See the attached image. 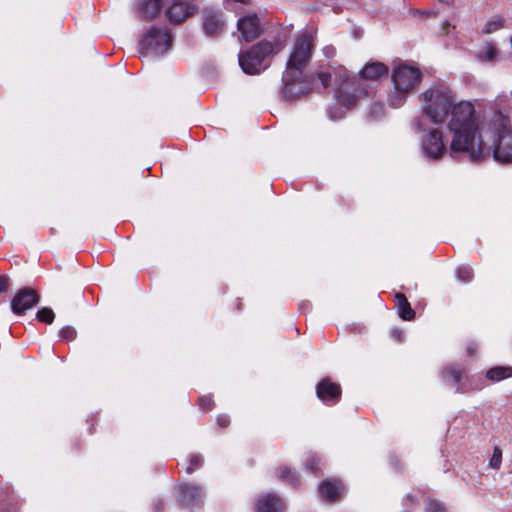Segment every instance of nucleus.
I'll return each instance as SVG.
<instances>
[{
  "label": "nucleus",
  "instance_id": "79ce46f5",
  "mask_svg": "<svg viewBox=\"0 0 512 512\" xmlns=\"http://www.w3.org/2000/svg\"><path fill=\"white\" fill-rule=\"evenodd\" d=\"M407 499L412 502L416 500V498L413 495H407Z\"/></svg>",
  "mask_w": 512,
  "mask_h": 512
},
{
  "label": "nucleus",
  "instance_id": "72a5a7b5",
  "mask_svg": "<svg viewBox=\"0 0 512 512\" xmlns=\"http://www.w3.org/2000/svg\"><path fill=\"white\" fill-rule=\"evenodd\" d=\"M385 114V106L383 103L375 102L371 105L369 110V116L373 119L382 118Z\"/></svg>",
  "mask_w": 512,
  "mask_h": 512
},
{
  "label": "nucleus",
  "instance_id": "393cba45",
  "mask_svg": "<svg viewBox=\"0 0 512 512\" xmlns=\"http://www.w3.org/2000/svg\"><path fill=\"white\" fill-rule=\"evenodd\" d=\"M512 377V367L495 366L486 372V379L492 382H499Z\"/></svg>",
  "mask_w": 512,
  "mask_h": 512
},
{
  "label": "nucleus",
  "instance_id": "9b49d317",
  "mask_svg": "<svg viewBox=\"0 0 512 512\" xmlns=\"http://www.w3.org/2000/svg\"><path fill=\"white\" fill-rule=\"evenodd\" d=\"M202 28L206 36L210 38L220 37L226 28L223 13L215 9H205L202 15Z\"/></svg>",
  "mask_w": 512,
  "mask_h": 512
},
{
  "label": "nucleus",
  "instance_id": "7c9ffc66",
  "mask_svg": "<svg viewBox=\"0 0 512 512\" xmlns=\"http://www.w3.org/2000/svg\"><path fill=\"white\" fill-rule=\"evenodd\" d=\"M203 464V458L199 454H193L190 456L189 464L186 467V473L192 474L194 471L198 470Z\"/></svg>",
  "mask_w": 512,
  "mask_h": 512
},
{
  "label": "nucleus",
  "instance_id": "5701e85b",
  "mask_svg": "<svg viewBox=\"0 0 512 512\" xmlns=\"http://www.w3.org/2000/svg\"><path fill=\"white\" fill-rule=\"evenodd\" d=\"M16 503V496L12 487L5 486L0 489V512H15Z\"/></svg>",
  "mask_w": 512,
  "mask_h": 512
},
{
  "label": "nucleus",
  "instance_id": "423d86ee",
  "mask_svg": "<svg viewBox=\"0 0 512 512\" xmlns=\"http://www.w3.org/2000/svg\"><path fill=\"white\" fill-rule=\"evenodd\" d=\"M369 89L355 77H346L337 90V101L342 106L350 109L357 105L358 101L369 96Z\"/></svg>",
  "mask_w": 512,
  "mask_h": 512
},
{
  "label": "nucleus",
  "instance_id": "9d476101",
  "mask_svg": "<svg viewBox=\"0 0 512 512\" xmlns=\"http://www.w3.org/2000/svg\"><path fill=\"white\" fill-rule=\"evenodd\" d=\"M197 9L195 2H169L164 4L163 11L166 20L177 25L186 21Z\"/></svg>",
  "mask_w": 512,
  "mask_h": 512
},
{
  "label": "nucleus",
  "instance_id": "a878e982",
  "mask_svg": "<svg viewBox=\"0 0 512 512\" xmlns=\"http://www.w3.org/2000/svg\"><path fill=\"white\" fill-rule=\"evenodd\" d=\"M478 57L485 62H493L498 57V49L497 47L492 43H486L483 51H481L478 55Z\"/></svg>",
  "mask_w": 512,
  "mask_h": 512
},
{
  "label": "nucleus",
  "instance_id": "2f4dec72",
  "mask_svg": "<svg viewBox=\"0 0 512 512\" xmlns=\"http://www.w3.org/2000/svg\"><path fill=\"white\" fill-rule=\"evenodd\" d=\"M198 406L201 410L204 412L211 411L214 406L215 402L213 400L212 395H202L198 398Z\"/></svg>",
  "mask_w": 512,
  "mask_h": 512
},
{
  "label": "nucleus",
  "instance_id": "c756f323",
  "mask_svg": "<svg viewBox=\"0 0 512 512\" xmlns=\"http://www.w3.org/2000/svg\"><path fill=\"white\" fill-rule=\"evenodd\" d=\"M503 23H504L503 18L495 17L494 19H491L490 21H488L485 24V26L483 28V33H485V34L494 33L503 27Z\"/></svg>",
  "mask_w": 512,
  "mask_h": 512
},
{
  "label": "nucleus",
  "instance_id": "6ab92c4d",
  "mask_svg": "<svg viewBox=\"0 0 512 512\" xmlns=\"http://www.w3.org/2000/svg\"><path fill=\"white\" fill-rule=\"evenodd\" d=\"M283 502L274 493H267L260 496L256 502V512H282Z\"/></svg>",
  "mask_w": 512,
  "mask_h": 512
},
{
  "label": "nucleus",
  "instance_id": "aec40b11",
  "mask_svg": "<svg viewBox=\"0 0 512 512\" xmlns=\"http://www.w3.org/2000/svg\"><path fill=\"white\" fill-rule=\"evenodd\" d=\"M238 61L243 72L249 75L259 74L267 67V65H261L248 51L241 52L238 56Z\"/></svg>",
  "mask_w": 512,
  "mask_h": 512
},
{
  "label": "nucleus",
  "instance_id": "7ed1b4c3",
  "mask_svg": "<svg viewBox=\"0 0 512 512\" xmlns=\"http://www.w3.org/2000/svg\"><path fill=\"white\" fill-rule=\"evenodd\" d=\"M424 114L434 123H443L455 103L451 90L443 86H433L420 95Z\"/></svg>",
  "mask_w": 512,
  "mask_h": 512
},
{
  "label": "nucleus",
  "instance_id": "473e14b6",
  "mask_svg": "<svg viewBox=\"0 0 512 512\" xmlns=\"http://www.w3.org/2000/svg\"><path fill=\"white\" fill-rule=\"evenodd\" d=\"M425 511L426 512H446V508L440 501L429 498L425 501Z\"/></svg>",
  "mask_w": 512,
  "mask_h": 512
},
{
  "label": "nucleus",
  "instance_id": "f704fd0d",
  "mask_svg": "<svg viewBox=\"0 0 512 512\" xmlns=\"http://www.w3.org/2000/svg\"><path fill=\"white\" fill-rule=\"evenodd\" d=\"M502 462V450L495 446L493 449L492 457L489 461V465L491 468L498 470L501 467Z\"/></svg>",
  "mask_w": 512,
  "mask_h": 512
},
{
  "label": "nucleus",
  "instance_id": "37998d69",
  "mask_svg": "<svg viewBox=\"0 0 512 512\" xmlns=\"http://www.w3.org/2000/svg\"><path fill=\"white\" fill-rule=\"evenodd\" d=\"M468 353H469L470 355H473V353H474V349H473V348H471V347H469V348H468Z\"/></svg>",
  "mask_w": 512,
  "mask_h": 512
},
{
  "label": "nucleus",
  "instance_id": "2eb2a0df",
  "mask_svg": "<svg viewBox=\"0 0 512 512\" xmlns=\"http://www.w3.org/2000/svg\"><path fill=\"white\" fill-rule=\"evenodd\" d=\"M177 501L186 507H192L197 505L202 497L203 490L198 484L183 483L178 486Z\"/></svg>",
  "mask_w": 512,
  "mask_h": 512
},
{
  "label": "nucleus",
  "instance_id": "c85d7f7f",
  "mask_svg": "<svg viewBox=\"0 0 512 512\" xmlns=\"http://www.w3.org/2000/svg\"><path fill=\"white\" fill-rule=\"evenodd\" d=\"M321 459L316 455H309L305 459V469L312 474H317L320 470Z\"/></svg>",
  "mask_w": 512,
  "mask_h": 512
},
{
  "label": "nucleus",
  "instance_id": "412c9836",
  "mask_svg": "<svg viewBox=\"0 0 512 512\" xmlns=\"http://www.w3.org/2000/svg\"><path fill=\"white\" fill-rule=\"evenodd\" d=\"M388 67L381 62H372L366 64L360 71V77L363 80H378L388 74Z\"/></svg>",
  "mask_w": 512,
  "mask_h": 512
},
{
  "label": "nucleus",
  "instance_id": "f3484780",
  "mask_svg": "<svg viewBox=\"0 0 512 512\" xmlns=\"http://www.w3.org/2000/svg\"><path fill=\"white\" fill-rule=\"evenodd\" d=\"M343 491L344 485L336 479H325L319 485L320 495L326 502L339 501Z\"/></svg>",
  "mask_w": 512,
  "mask_h": 512
},
{
  "label": "nucleus",
  "instance_id": "e433bc0d",
  "mask_svg": "<svg viewBox=\"0 0 512 512\" xmlns=\"http://www.w3.org/2000/svg\"><path fill=\"white\" fill-rule=\"evenodd\" d=\"M410 14L413 17H435L437 15V11L434 9H411Z\"/></svg>",
  "mask_w": 512,
  "mask_h": 512
},
{
  "label": "nucleus",
  "instance_id": "58836bf2",
  "mask_svg": "<svg viewBox=\"0 0 512 512\" xmlns=\"http://www.w3.org/2000/svg\"><path fill=\"white\" fill-rule=\"evenodd\" d=\"M216 422L220 428H226L230 425V417L227 414H219L216 417Z\"/></svg>",
  "mask_w": 512,
  "mask_h": 512
},
{
  "label": "nucleus",
  "instance_id": "dca6fc26",
  "mask_svg": "<svg viewBox=\"0 0 512 512\" xmlns=\"http://www.w3.org/2000/svg\"><path fill=\"white\" fill-rule=\"evenodd\" d=\"M165 3L166 2H137L133 10L139 20L152 22L161 15Z\"/></svg>",
  "mask_w": 512,
  "mask_h": 512
},
{
  "label": "nucleus",
  "instance_id": "6e6552de",
  "mask_svg": "<svg viewBox=\"0 0 512 512\" xmlns=\"http://www.w3.org/2000/svg\"><path fill=\"white\" fill-rule=\"evenodd\" d=\"M421 148L427 158L431 160L441 159L447 150L443 133L439 129H431L422 137Z\"/></svg>",
  "mask_w": 512,
  "mask_h": 512
},
{
  "label": "nucleus",
  "instance_id": "1a4fd4ad",
  "mask_svg": "<svg viewBox=\"0 0 512 512\" xmlns=\"http://www.w3.org/2000/svg\"><path fill=\"white\" fill-rule=\"evenodd\" d=\"M39 301L40 295L35 289L23 287L11 299V310L15 315L21 316L35 307Z\"/></svg>",
  "mask_w": 512,
  "mask_h": 512
},
{
  "label": "nucleus",
  "instance_id": "a211bd4d",
  "mask_svg": "<svg viewBox=\"0 0 512 512\" xmlns=\"http://www.w3.org/2000/svg\"><path fill=\"white\" fill-rule=\"evenodd\" d=\"M275 49L281 50L282 44L278 41L273 43L268 40H261L250 47L247 51L252 54L261 65H265L264 61L274 52Z\"/></svg>",
  "mask_w": 512,
  "mask_h": 512
},
{
  "label": "nucleus",
  "instance_id": "a19ab883",
  "mask_svg": "<svg viewBox=\"0 0 512 512\" xmlns=\"http://www.w3.org/2000/svg\"><path fill=\"white\" fill-rule=\"evenodd\" d=\"M242 306H243L242 300L237 298L235 300V310L236 311H241L242 310Z\"/></svg>",
  "mask_w": 512,
  "mask_h": 512
},
{
  "label": "nucleus",
  "instance_id": "cd10ccee",
  "mask_svg": "<svg viewBox=\"0 0 512 512\" xmlns=\"http://www.w3.org/2000/svg\"><path fill=\"white\" fill-rule=\"evenodd\" d=\"M36 319L45 324H52L55 319L53 310L49 307H42L36 313Z\"/></svg>",
  "mask_w": 512,
  "mask_h": 512
},
{
  "label": "nucleus",
  "instance_id": "f8f14e48",
  "mask_svg": "<svg viewBox=\"0 0 512 512\" xmlns=\"http://www.w3.org/2000/svg\"><path fill=\"white\" fill-rule=\"evenodd\" d=\"M493 155L500 162H512V129L505 124L498 131Z\"/></svg>",
  "mask_w": 512,
  "mask_h": 512
},
{
  "label": "nucleus",
  "instance_id": "f257e3e1",
  "mask_svg": "<svg viewBox=\"0 0 512 512\" xmlns=\"http://www.w3.org/2000/svg\"><path fill=\"white\" fill-rule=\"evenodd\" d=\"M313 39L308 33H303L295 40L293 49L286 62L282 74V96L288 102L300 99L320 89L331 85L329 71L306 72L312 58Z\"/></svg>",
  "mask_w": 512,
  "mask_h": 512
},
{
  "label": "nucleus",
  "instance_id": "b1692460",
  "mask_svg": "<svg viewBox=\"0 0 512 512\" xmlns=\"http://www.w3.org/2000/svg\"><path fill=\"white\" fill-rule=\"evenodd\" d=\"M277 475L282 482L289 484L294 488H297L300 485L299 475L286 465H282L277 468Z\"/></svg>",
  "mask_w": 512,
  "mask_h": 512
},
{
  "label": "nucleus",
  "instance_id": "f03ea898",
  "mask_svg": "<svg viewBox=\"0 0 512 512\" xmlns=\"http://www.w3.org/2000/svg\"><path fill=\"white\" fill-rule=\"evenodd\" d=\"M449 114L448 128L452 133L450 156L458 158L465 155L472 162H480L488 157L491 147L480 135L474 106L465 101L454 103Z\"/></svg>",
  "mask_w": 512,
  "mask_h": 512
},
{
  "label": "nucleus",
  "instance_id": "39448f33",
  "mask_svg": "<svg viewBox=\"0 0 512 512\" xmlns=\"http://www.w3.org/2000/svg\"><path fill=\"white\" fill-rule=\"evenodd\" d=\"M172 45V33L168 28L150 27L139 39L141 51L163 54Z\"/></svg>",
  "mask_w": 512,
  "mask_h": 512
},
{
  "label": "nucleus",
  "instance_id": "ddd939ff",
  "mask_svg": "<svg viewBox=\"0 0 512 512\" xmlns=\"http://www.w3.org/2000/svg\"><path fill=\"white\" fill-rule=\"evenodd\" d=\"M316 396L326 405H335L341 400L342 388L339 383L326 377L317 383Z\"/></svg>",
  "mask_w": 512,
  "mask_h": 512
},
{
  "label": "nucleus",
  "instance_id": "4c0bfd02",
  "mask_svg": "<svg viewBox=\"0 0 512 512\" xmlns=\"http://www.w3.org/2000/svg\"><path fill=\"white\" fill-rule=\"evenodd\" d=\"M10 287V278L6 274H0V294L6 293Z\"/></svg>",
  "mask_w": 512,
  "mask_h": 512
},
{
  "label": "nucleus",
  "instance_id": "ea45409f",
  "mask_svg": "<svg viewBox=\"0 0 512 512\" xmlns=\"http://www.w3.org/2000/svg\"><path fill=\"white\" fill-rule=\"evenodd\" d=\"M153 511L154 512H162L165 509V502L163 499H156L153 501Z\"/></svg>",
  "mask_w": 512,
  "mask_h": 512
},
{
  "label": "nucleus",
  "instance_id": "4be33fe9",
  "mask_svg": "<svg viewBox=\"0 0 512 512\" xmlns=\"http://www.w3.org/2000/svg\"><path fill=\"white\" fill-rule=\"evenodd\" d=\"M395 305L399 317L404 321H412L415 318V311L412 309L407 297L403 293H396L394 296Z\"/></svg>",
  "mask_w": 512,
  "mask_h": 512
},
{
  "label": "nucleus",
  "instance_id": "20e7f679",
  "mask_svg": "<svg viewBox=\"0 0 512 512\" xmlns=\"http://www.w3.org/2000/svg\"><path fill=\"white\" fill-rule=\"evenodd\" d=\"M441 379L455 388L456 393L465 394L474 390H481L484 382L480 377L467 374L466 367L458 363H448L441 368Z\"/></svg>",
  "mask_w": 512,
  "mask_h": 512
},
{
  "label": "nucleus",
  "instance_id": "bb28decb",
  "mask_svg": "<svg viewBox=\"0 0 512 512\" xmlns=\"http://www.w3.org/2000/svg\"><path fill=\"white\" fill-rule=\"evenodd\" d=\"M456 275L459 281L469 283L474 276L473 269L469 265H461L456 269Z\"/></svg>",
  "mask_w": 512,
  "mask_h": 512
},
{
  "label": "nucleus",
  "instance_id": "c9c22d12",
  "mask_svg": "<svg viewBox=\"0 0 512 512\" xmlns=\"http://www.w3.org/2000/svg\"><path fill=\"white\" fill-rule=\"evenodd\" d=\"M77 332L72 326H65L62 327L59 331V336L66 340V341H72L76 338Z\"/></svg>",
  "mask_w": 512,
  "mask_h": 512
},
{
  "label": "nucleus",
  "instance_id": "4468645a",
  "mask_svg": "<svg viewBox=\"0 0 512 512\" xmlns=\"http://www.w3.org/2000/svg\"><path fill=\"white\" fill-rule=\"evenodd\" d=\"M237 28L241 34V39L245 42L253 41L262 32L259 18L255 13L240 17L237 21Z\"/></svg>",
  "mask_w": 512,
  "mask_h": 512
},
{
  "label": "nucleus",
  "instance_id": "0eeeda50",
  "mask_svg": "<svg viewBox=\"0 0 512 512\" xmlns=\"http://www.w3.org/2000/svg\"><path fill=\"white\" fill-rule=\"evenodd\" d=\"M423 73L419 68L402 64L396 67L392 73V81L397 94L406 95L413 91L422 81Z\"/></svg>",
  "mask_w": 512,
  "mask_h": 512
}]
</instances>
